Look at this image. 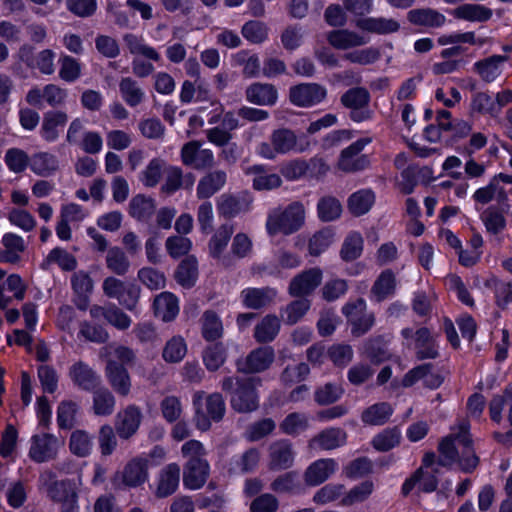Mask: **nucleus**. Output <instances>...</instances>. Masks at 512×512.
Instances as JSON below:
<instances>
[{
  "label": "nucleus",
  "instance_id": "4c0bfd02",
  "mask_svg": "<svg viewBox=\"0 0 512 512\" xmlns=\"http://www.w3.org/2000/svg\"><path fill=\"white\" fill-rule=\"evenodd\" d=\"M72 286L77 294L75 304L79 309L85 310L88 307V294L93 289L91 278L84 272H78L72 277Z\"/></svg>",
  "mask_w": 512,
  "mask_h": 512
},
{
  "label": "nucleus",
  "instance_id": "393cba45",
  "mask_svg": "<svg viewBox=\"0 0 512 512\" xmlns=\"http://www.w3.org/2000/svg\"><path fill=\"white\" fill-rule=\"evenodd\" d=\"M54 474L51 471H45L40 476V483L43 488L46 489L49 496L57 502H61L62 504L68 501L69 496L67 490L74 489L76 492V487L70 481H54Z\"/></svg>",
  "mask_w": 512,
  "mask_h": 512
},
{
  "label": "nucleus",
  "instance_id": "49530a36",
  "mask_svg": "<svg viewBox=\"0 0 512 512\" xmlns=\"http://www.w3.org/2000/svg\"><path fill=\"white\" fill-rule=\"evenodd\" d=\"M280 320L274 315L265 316L255 327L254 337L258 342H270L278 334Z\"/></svg>",
  "mask_w": 512,
  "mask_h": 512
},
{
  "label": "nucleus",
  "instance_id": "c03bdc74",
  "mask_svg": "<svg viewBox=\"0 0 512 512\" xmlns=\"http://www.w3.org/2000/svg\"><path fill=\"white\" fill-rule=\"evenodd\" d=\"M124 42L131 54L139 55L152 61H159L160 54L150 45L146 44L144 39L134 34H126Z\"/></svg>",
  "mask_w": 512,
  "mask_h": 512
},
{
  "label": "nucleus",
  "instance_id": "39448f33",
  "mask_svg": "<svg viewBox=\"0 0 512 512\" xmlns=\"http://www.w3.org/2000/svg\"><path fill=\"white\" fill-rule=\"evenodd\" d=\"M195 408V425L201 431L211 427L213 421L222 419L225 413V403L218 393L206 395L204 392H196L193 397Z\"/></svg>",
  "mask_w": 512,
  "mask_h": 512
},
{
  "label": "nucleus",
  "instance_id": "412c9836",
  "mask_svg": "<svg viewBox=\"0 0 512 512\" xmlns=\"http://www.w3.org/2000/svg\"><path fill=\"white\" fill-rule=\"evenodd\" d=\"M338 469L334 459H320L313 462L305 472V481L310 486H317L325 482Z\"/></svg>",
  "mask_w": 512,
  "mask_h": 512
},
{
  "label": "nucleus",
  "instance_id": "3c124183",
  "mask_svg": "<svg viewBox=\"0 0 512 512\" xmlns=\"http://www.w3.org/2000/svg\"><path fill=\"white\" fill-rule=\"evenodd\" d=\"M317 212L321 221L332 222L341 215L342 206L336 198L324 197L317 204Z\"/></svg>",
  "mask_w": 512,
  "mask_h": 512
},
{
  "label": "nucleus",
  "instance_id": "4be33fe9",
  "mask_svg": "<svg viewBox=\"0 0 512 512\" xmlns=\"http://www.w3.org/2000/svg\"><path fill=\"white\" fill-rule=\"evenodd\" d=\"M245 94L248 102L260 106H272L278 99L277 89L268 83H253L247 87Z\"/></svg>",
  "mask_w": 512,
  "mask_h": 512
},
{
  "label": "nucleus",
  "instance_id": "1a4fd4ad",
  "mask_svg": "<svg viewBox=\"0 0 512 512\" xmlns=\"http://www.w3.org/2000/svg\"><path fill=\"white\" fill-rule=\"evenodd\" d=\"M106 296L115 298L129 310H133L139 298V289L131 283H125L117 278L108 277L103 282Z\"/></svg>",
  "mask_w": 512,
  "mask_h": 512
},
{
  "label": "nucleus",
  "instance_id": "2f4dec72",
  "mask_svg": "<svg viewBox=\"0 0 512 512\" xmlns=\"http://www.w3.org/2000/svg\"><path fill=\"white\" fill-rule=\"evenodd\" d=\"M276 296V291L271 288H247L241 292L243 305L251 309H259L270 303Z\"/></svg>",
  "mask_w": 512,
  "mask_h": 512
},
{
  "label": "nucleus",
  "instance_id": "e2e57ef3",
  "mask_svg": "<svg viewBox=\"0 0 512 512\" xmlns=\"http://www.w3.org/2000/svg\"><path fill=\"white\" fill-rule=\"evenodd\" d=\"M186 352L185 340L180 336H175L166 343L163 350V358L167 362H179L184 358Z\"/></svg>",
  "mask_w": 512,
  "mask_h": 512
},
{
  "label": "nucleus",
  "instance_id": "ddd939ff",
  "mask_svg": "<svg viewBox=\"0 0 512 512\" xmlns=\"http://www.w3.org/2000/svg\"><path fill=\"white\" fill-rule=\"evenodd\" d=\"M142 421V412L135 405H129L116 415L115 429L122 439L132 437L139 429Z\"/></svg>",
  "mask_w": 512,
  "mask_h": 512
},
{
  "label": "nucleus",
  "instance_id": "864d4df0",
  "mask_svg": "<svg viewBox=\"0 0 512 512\" xmlns=\"http://www.w3.org/2000/svg\"><path fill=\"white\" fill-rule=\"evenodd\" d=\"M176 279L184 287L192 286L197 279V261L194 257L185 258L176 271Z\"/></svg>",
  "mask_w": 512,
  "mask_h": 512
},
{
  "label": "nucleus",
  "instance_id": "8fccbe9b",
  "mask_svg": "<svg viewBox=\"0 0 512 512\" xmlns=\"http://www.w3.org/2000/svg\"><path fill=\"white\" fill-rule=\"evenodd\" d=\"M59 77L68 83L77 81L82 73V66L79 60L69 56L62 55L59 59Z\"/></svg>",
  "mask_w": 512,
  "mask_h": 512
},
{
  "label": "nucleus",
  "instance_id": "ea45409f",
  "mask_svg": "<svg viewBox=\"0 0 512 512\" xmlns=\"http://www.w3.org/2000/svg\"><path fill=\"white\" fill-rule=\"evenodd\" d=\"M375 202V195L369 189L354 192L348 199L349 211L357 216L367 213Z\"/></svg>",
  "mask_w": 512,
  "mask_h": 512
},
{
  "label": "nucleus",
  "instance_id": "a878e982",
  "mask_svg": "<svg viewBox=\"0 0 512 512\" xmlns=\"http://www.w3.org/2000/svg\"><path fill=\"white\" fill-rule=\"evenodd\" d=\"M29 167L36 175L49 176L59 169V160L50 152L39 151L30 157Z\"/></svg>",
  "mask_w": 512,
  "mask_h": 512
},
{
  "label": "nucleus",
  "instance_id": "a19ab883",
  "mask_svg": "<svg viewBox=\"0 0 512 512\" xmlns=\"http://www.w3.org/2000/svg\"><path fill=\"white\" fill-rule=\"evenodd\" d=\"M71 379L85 390L93 389L99 382V377L86 364L79 362L70 369Z\"/></svg>",
  "mask_w": 512,
  "mask_h": 512
},
{
  "label": "nucleus",
  "instance_id": "a18cd8bd",
  "mask_svg": "<svg viewBox=\"0 0 512 512\" xmlns=\"http://www.w3.org/2000/svg\"><path fill=\"white\" fill-rule=\"evenodd\" d=\"M154 210V200L141 194L134 196L129 203V213L137 221L147 220Z\"/></svg>",
  "mask_w": 512,
  "mask_h": 512
},
{
  "label": "nucleus",
  "instance_id": "b1692460",
  "mask_svg": "<svg viewBox=\"0 0 512 512\" xmlns=\"http://www.w3.org/2000/svg\"><path fill=\"white\" fill-rule=\"evenodd\" d=\"M252 202L249 193L244 192L237 196L222 195L218 201V211L221 215L230 218L246 211Z\"/></svg>",
  "mask_w": 512,
  "mask_h": 512
},
{
  "label": "nucleus",
  "instance_id": "58836bf2",
  "mask_svg": "<svg viewBox=\"0 0 512 512\" xmlns=\"http://www.w3.org/2000/svg\"><path fill=\"white\" fill-rule=\"evenodd\" d=\"M393 413V408L390 404L382 402L369 406L362 413L361 419L368 425H383Z\"/></svg>",
  "mask_w": 512,
  "mask_h": 512
},
{
  "label": "nucleus",
  "instance_id": "cd10ccee",
  "mask_svg": "<svg viewBox=\"0 0 512 512\" xmlns=\"http://www.w3.org/2000/svg\"><path fill=\"white\" fill-rule=\"evenodd\" d=\"M355 24L362 31L376 34L393 33L396 32L400 27L396 20L383 17L360 18L356 21Z\"/></svg>",
  "mask_w": 512,
  "mask_h": 512
},
{
  "label": "nucleus",
  "instance_id": "79ce46f5",
  "mask_svg": "<svg viewBox=\"0 0 512 512\" xmlns=\"http://www.w3.org/2000/svg\"><path fill=\"white\" fill-rule=\"evenodd\" d=\"M226 182V174L223 171H215L204 178L198 184L197 194L201 198H209L220 190Z\"/></svg>",
  "mask_w": 512,
  "mask_h": 512
},
{
  "label": "nucleus",
  "instance_id": "0eeeda50",
  "mask_svg": "<svg viewBox=\"0 0 512 512\" xmlns=\"http://www.w3.org/2000/svg\"><path fill=\"white\" fill-rule=\"evenodd\" d=\"M149 479V460L145 456H136L129 460L124 468L114 475L115 485L136 488Z\"/></svg>",
  "mask_w": 512,
  "mask_h": 512
},
{
  "label": "nucleus",
  "instance_id": "f8f14e48",
  "mask_svg": "<svg viewBox=\"0 0 512 512\" xmlns=\"http://www.w3.org/2000/svg\"><path fill=\"white\" fill-rule=\"evenodd\" d=\"M416 486L424 492H432L437 487V478L434 474V469L428 463V457H425L423 466L403 483L402 493L407 495Z\"/></svg>",
  "mask_w": 512,
  "mask_h": 512
},
{
  "label": "nucleus",
  "instance_id": "f3484780",
  "mask_svg": "<svg viewBox=\"0 0 512 512\" xmlns=\"http://www.w3.org/2000/svg\"><path fill=\"white\" fill-rule=\"evenodd\" d=\"M275 354L272 347H260L252 352L243 361L238 362V369L247 373H256L266 370L274 361Z\"/></svg>",
  "mask_w": 512,
  "mask_h": 512
},
{
  "label": "nucleus",
  "instance_id": "4d7b16f0",
  "mask_svg": "<svg viewBox=\"0 0 512 512\" xmlns=\"http://www.w3.org/2000/svg\"><path fill=\"white\" fill-rule=\"evenodd\" d=\"M293 453L290 444L276 443L271 447V465L274 468H287L292 464Z\"/></svg>",
  "mask_w": 512,
  "mask_h": 512
},
{
  "label": "nucleus",
  "instance_id": "37998d69",
  "mask_svg": "<svg viewBox=\"0 0 512 512\" xmlns=\"http://www.w3.org/2000/svg\"><path fill=\"white\" fill-rule=\"evenodd\" d=\"M19 432L12 424H7L1 435L0 456L13 461L18 447Z\"/></svg>",
  "mask_w": 512,
  "mask_h": 512
},
{
  "label": "nucleus",
  "instance_id": "6e6552de",
  "mask_svg": "<svg viewBox=\"0 0 512 512\" xmlns=\"http://www.w3.org/2000/svg\"><path fill=\"white\" fill-rule=\"evenodd\" d=\"M235 384L233 378H227L223 382L224 390H231ZM238 388L232 395L231 405L239 412H249L258 406V397L255 392V385L252 379L247 380L244 383L236 381Z\"/></svg>",
  "mask_w": 512,
  "mask_h": 512
},
{
  "label": "nucleus",
  "instance_id": "c85d7f7f",
  "mask_svg": "<svg viewBox=\"0 0 512 512\" xmlns=\"http://www.w3.org/2000/svg\"><path fill=\"white\" fill-rule=\"evenodd\" d=\"M154 311L155 315L163 321H171L179 313L178 299L170 292H163L154 300Z\"/></svg>",
  "mask_w": 512,
  "mask_h": 512
},
{
  "label": "nucleus",
  "instance_id": "9b49d317",
  "mask_svg": "<svg viewBox=\"0 0 512 512\" xmlns=\"http://www.w3.org/2000/svg\"><path fill=\"white\" fill-rule=\"evenodd\" d=\"M19 59L29 68L39 70L42 74L51 75L55 71V53L50 49L41 50L33 57V48L30 45H23L18 51Z\"/></svg>",
  "mask_w": 512,
  "mask_h": 512
},
{
  "label": "nucleus",
  "instance_id": "423d86ee",
  "mask_svg": "<svg viewBox=\"0 0 512 512\" xmlns=\"http://www.w3.org/2000/svg\"><path fill=\"white\" fill-rule=\"evenodd\" d=\"M64 443L56 435L45 429H36L29 439L28 457L35 463H45L55 459Z\"/></svg>",
  "mask_w": 512,
  "mask_h": 512
},
{
  "label": "nucleus",
  "instance_id": "338daca9",
  "mask_svg": "<svg viewBox=\"0 0 512 512\" xmlns=\"http://www.w3.org/2000/svg\"><path fill=\"white\" fill-rule=\"evenodd\" d=\"M30 157L18 148H11L5 154V163L14 173L23 172L29 166Z\"/></svg>",
  "mask_w": 512,
  "mask_h": 512
},
{
  "label": "nucleus",
  "instance_id": "09e8293b",
  "mask_svg": "<svg viewBox=\"0 0 512 512\" xmlns=\"http://www.w3.org/2000/svg\"><path fill=\"white\" fill-rule=\"evenodd\" d=\"M165 162L160 158H153L140 173V181L145 187H155L162 178Z\"/></svg>",
  "mask_w": 512,
  "mask_h": 512
},
{
  "label": "nucleus",
  "instance_id": "052dcab7",
  "mask_svg": "<svg viewBox=\"0 0 512 512\" xmlns=\"http://www.w3.org/2000/svg\"><path fill=\"white\" fill-rule=\"evenodd\" d=\"M208 93V89L202 83L195 86L190 81H184L180 90V100L183 103L200 102L208 99Z\"/></svg>",
  "mask_w": 512,
  "mask_h": 512
},
{
  "label": "nucleus",
  "instance_id": "f03ea898",
  "mask_svg": "<svg viewBox=\"0 0 512 512\" xmlns=\"http://www.w3.org/2000/svg\"><path fill=\"white\" fill-rule=\"evenodd\" d=\"M444 464H450L459 460L463 470L469 471L474 469L478 463L471 448V439L468 434V425L462 423L458 435H451L445 438L439 446Z\"/></svg>",
  "mask_w": 512,
  "mask_h": 512
},
{
  "label": "nucleus",
  "instance_id": "69168bd1",
  "mask_svg": "<svg viewBox=\"0 0 512 512\" xmlns=\"http://www.w3.org/2000/svg\"><path fill=\"white\" fill-rule=\"evenodd\" d=\"M52 264H57L62 270H73L76 267V260L68 252L56 248L48 254L43 267L48 268Z\"/></svg>",
  "mask_w": 512,
  "mask_h": 512
},
{
  "label": "nucleus",
  "instance_id": "c756f323",
  "mask_svg": "<svg viewBox=\"0 0 512 512\" xmlns=\"http://www.w3.org/2000/svg\"><path fill=\"white\" fill-rule=\"evenodd\" d=\"M470 112L471 114L490 116L492 118H496L500 115L499 105H497L494 95H490L486 92L473 94L470 103Z\"/></svg>",
  "mask_w": 512,
  "mask_h": 512
},
{
  "label": "nucleus",
  "instance_id": "680f3d73",
  "mask_svg": "<svg viewBox=\"0 0 512 512\" xmlns=\"http://www.w3.org/2000/svg\"><path fill=\"white\" fill-rule=\"evenodd\" d=\"M202 333L206 340L213 341L222 336L223 325L220 318L211 311H207L203 316Z\"/></svg>",
  "mask_w": 512,
  "mask_h": 512
},
{
  "label": "nucleus",
  "instance_id": "c9c22d12",
  "mask_svg": "<svg viewBox=\"0 0 512 512\" xmlns=\"http://www.w3.org/2000/svg\"><path fill=\"white\" fill-rule=\"evenodd\" d=\"M93 436L85 430H75L69 438L70 452L78 457H87L94 446Z\"/></svg>",
  "mask_w": 512,
  "mask_h": 512
},
{
  "label": "nucleus",
  "instance_id": "bf43d9fd",
  "mask_svg": "<svg viewBox=\"0 0 512 512\" xmlns=\"http://www.w3.org/2000/svg\"><path fill=\"white\" fill-rule=\"evenodd\" d=\"M486 286L494 290L496 304L500 308H506L512 301V285L510 283L491 277L486 281Z\"/></svg>",
  "mask_w": 512,
  "mask_h": 512
},
{
  "label": "nucleus",
  "instance_id": "72a5a7b5",
  "mask_svg": "<svg viewBox=\"0 0 512 512\" xmlns=\"http://www.w3.org/2000/svg\"><path fill=\"white\" fill-rule=\"evenodd\" d=\"M122 99L130 107L140 105L145 99V92L138 82L131 77H124L119 82Z\"/></svg>",
  "mask_w": 512,
  "mask_h": 512
},
{
  "label": "nucleus",
  "instance_id": "603ef678",
  "mask_svg": "<svg viewBox=\"0 0 512 512\" xmlns=\"http://www.w3.org/2000/svg\"><path fill=\"white\" fill-rule=\"evenodd\" d=\"M400 438L401 432L399 429H385L372 439V446L377 451H389L399 444Z\"/></svg>",
  "mask_w": 512,
  "mask_h": 512
},
{
  "label": "nucleus",
  "instance_id": "7c9ffc66",
  "mask_svg": "<svg viewBox=\"0 0 512 512\" xmlns=\"http://www.w3.org/2000/svg\"><path fill=\"white\" fill-rule=\"evenodd\" d=\"M345 441L346 434L343 430L339 428H330L314 437L310 441L309 446L311 448L331 450L343 445Z\"/></svg>",
  "mask_w": 512,
  "mask_h": 512
},
{
  "label": "nucleus",
  "instance_id": "bb28decb",
  "mask_svg": "<svg viewBox=\"0 0 512 512\" xmlns=\"http://www.w3.org/2000/svg\"><path fill=\"white\" fill-rule=\"evenodd\" d=\"M451 14L469 22H486L491 19L493 11L484 5L467 3L453 9Z\"/></svg>",
  "mask_w": 512,
  "mask_h": 512
},
{
  "label": "nucleus",
  "instance_id": "a211bd4d",
  "mask_svg": "<svg viewBox=\"0 0 512 512\" xmlns=\"http://www.w3.org/2000/svg\"><path fill=\"white\" fill-rule=\"evenodd\" d=\"M328 43L337 50H348L364 46L370 39L358 32L348 29H337L327 33Z\"/></svg>",
  "mask_w": 512,
  "mask_h": 512
},
{
  "label": "nucleus",
  "instance_id": "9d476101",
  "mask_svg": "<svg viewBox=\"0 0 512 512\" xmlns=\"http://www.w3.org/2000/svg\"><path fill=\"white\" fill-rule=\"evenodd\" d=\"M327 96L324 86L317 83H302L289 90L290 101L298 107H311L321 103Z\"/></svg>",
  "mask_w": 512,
  "mask_h": 512
},
{
  "label": "nucleus",
  "instance_id": "774afa93",
  "mask_svg": "<svg viewBox=\"0 0 512 512\" xmlns=\"http://www.w3.org/2000/svg\"><path fill=\"white\" fill-rule=\"evenodd\" d=\"M374 485L371 481H365L352 488L342 499V504L351 506L356 503L363 502L373 492Z\"/></svg>",
  "mask_w": 512,
  "mask_h": 512
},
{
  "label": "nucleus",
  "instance_id": "e433bc0d",
  "mask_svg": "<svg viewBox=\"0 0 512 512\" xmlns=\"http://www.w3.org/2000/svg\"><path fill=\"white\" fill-rule=\"evenodd\" d=\"M246 173L253 175V187L256 190H272L278 188L282 184V180L279 175L267 174L260 165H254L246 170Z\"/></svg>",
  "mask_w": 512,
  "mask_h": 512
},
{
  "label": "nucleus",
  "instance_id": "f704fd0d",
  "mask_svg": "<svg viewBox=\"0 0 512 512\" xmlns=\"http://www.w3.org/2000/svg\"><path fill=\"white\" fill-rule=\"evenodd\" d=\"M408 19L413 24L427 27H441L446 22V17L442 13L430 8L411 10Z\"/></svg>",
  "mask_w": 512,
  "mask_h": 512
},
{
  "label": "nucleus",
  "instance_id": "13d9d810",
  "mask_svg": "<svg viewBox=\"0 0 512 512\" xmlns=\"http://www.w3.org/2000/svg\"><path fill=\"white\" fill-rule=\"evenodd\" d=\"M437 42L441 46L449 45V44H461L467 43L470 45H478L482 46L485 44V40L481 38H477L474 32H453L449 34H443L438 39Z\"/></svg>",
  "mask_w": 512,
  "mask_h": 512
},
{
  "label": "nucleus",
  "instance_id": "20e7f679",
  "mask_svg": "<svg viewBox=\"0 0 512 512\" xmlns=\"http://www.w3.org/2000/svg\"><path fill=\"white\" fill-rule=\"evenodd\" d=\"M270 140L271 144L263 142L257 147V153L265 159H274L278 154H287L289 152L301 153L310 146V142L305 136L297 137L289 129L275 130Z\"/></svg>",
  "mask_w": 512,
  "mask_h": 512
},
{
  "label": "nucleus",
  "instance_id": "2eb2a0df",
  "mask_svg": "<svg viewBox=\"0 0 512 512\" xmlns=\"http://www.w3.org/2000/svg\"><path fill=\"white\" fill-rule=\"evenodd\" d=\"M180 481V467L170 463L162 468L155 479L154 493L158 498H166L176 492Z\"/></svg>",
  "mask_w": 512,
  "mask_h": 512
},
{
  "label": "nucleus",
  "instance_id": "aec40b11",
  "mask_svg": "<svg viewBox=\"0 0 512 512\" xmlns=\"http://www.w3.org/2000/svg\"><path fill=\"white\" fill-rule=\"evenodd\" d=\"M105 374L113 390L122 396H127L131 390V379L128 371L115 361H108Z\"/></svg>",
  "mask_w": 512,
  "mask_h": 512
},
{
  "label": "nucleus",
  "instance_id": "6e6d98bb",
  "mask_svg": "<svg viewBox=\"0 0 512 512\" xmlns=\"http://www.w3.org/2000/svg\"><path fill=\"white\" fill-rule=\"evenodd\" d=\"M395 290V277L390 271H384L376 280L372 295L377 301H381L390 296Z\"/></svg>",
  "mask_w": 512,
  "mask_h": 512
},
{
  "label": "nucleus",
  "instance_id": "f257e3e1",
  "mask_svg": "<svg viewBox=\"0 0 512 512\" xmlns=\"http://www.w3.org/2000/svg\"><path fill=\"white\" fill-rule=\"evenodd\" d=\"M183 457L187 458L184 465L183 485L189 490H197L204 486L210 466L205 459V449L198 440H189L181 447Z\"/></svg>",
  "mask_w": 512,
  "mask_h": 512
},
{
  "label": "nucleus",
  "instance_id": "5701e85b",
  "mask_svg": "<svg viewBox=\"0 0 512 512\" xmlns=\"http://www.w3.org/2000/svg\"><path fill=\"white\" fill-rule=\"evenodd\" d=\"M322 280L320 269L313 268L295 277L289 287L292 296H303L311 293Z\"/></svg>",
  "mask_w": 512,
  "mask_h": 512
},
{
  "label": "nucleus",
  "instance_id": "7ed1b4c3",
  "mask_svg": "<svg viewBox=\"0 0 512 512\" xmlns=\"http://www.w3.org/2000/svg\"><path fill=\"white\" fill-rule=\"evenodd\" d=\"M473 199L476 203L487 204L493 199L498 200V204L489 207L483 213V221L485 224H505L509 221V204L507 194L502 186L495 180L481 188H478L474 194Z\"/></svg>",
  "mask_w": 512,
  "mask_h": 512
},
{
  "label": "nucleus",
  "instance_id": "de8ad7c7",
  "mask_svg": "<svg viewBox=\"0 0 512 512\" xmlns=\"http://www.w3.org/2000/svg\"><path fill=\"white\" fill-rule=\"evenodd\" d=\"M504 56H492L475 64L478 73L487 82L494 81L502 72Z\"/></svg>",
  "mask_w": 512,
  "mask_h": 512
},
{
  "label": "nucleus",
  "instance_id": "4468645a",
  "mask_svg": "<svg viewBox=\"0 0 512 512\" xmlns=\"http://www.w3.org/2000/svg\"><path fill=\"white\" fill-rule=\"evenodd\" d=\"M366 303L363 299H357L343 307V313L347 316L352 325V333L361 335L373 324V317L365 313Z\"/></svg>",
  "mask_w": 512,
  "mask_h": 512
},
{
  "label": "nucleus",
  "instance_id": "473e14b6",
  "mask_svg": "<svg viewBox=\"0 0 512 512\" xmlns=\"http://www.w3.org/2000/svg\"><path fill=\"white\" fill-rule=\"evenodd\" d=\"M24 294L22 279L18 275H10L3 284H0V307L5 308L12 298L23 299Z\"/></svg>",
  "mask_w": 512,
  "mask_h": 512
},
{
  "label": "nucleus",
  "instance_id": "dca6fc26",
  "mask_svg": "<svg viewBox=\"0 0 512 512\" xmlns=\"http://www.w3.org/2000/svg\"><path fill=\"white\" fill-rule=\"evenodd\" d=\"M305 217L304 205L300 202H293L273 209L268 215V224H303Z\"/></svg>",
  "mask_w": 512,
  "mask_h": 512
},
{
  "label": "nucleus",
  "instance_id": "5fc2aeb1",
  "mask_svg": "<svg viewBox=\"0 0 512 512\" xmlns=\"http://www.w3.org/2000/svg\"><path fill=\"white\" fill-rule=\"evenodd\" d=\"M115 407V398L107 389H99L93 396V411L96 415H110Z\"/></svg>",
  "mask_w": 512,
  "mask_h": 512
},
{
  "label": "nucleus",
  "instance_id": "6ab92c4d",
  "mask_svg": "<svg viewBox=\"0 0 512 512\" xmlns=\"http://www.w3.org/2000/svg\"><path fill=\"white\" fill-rule=\"evenodd\" d=\"M68 116L63 111H49L44 114L40 127V136L46 142H55L63 131Z\"/></svg>",
  "mask_w": 512,
  "mask_h": 512
},
{
  "label": "nucleus",
  "instance_id": "0e129e2a",
  "mask_svg": "<svg viewBox=\"0 0 512 512\" xmlns=\"http://www.w3.org/2000/svg\"><path fill=\"white\" fill-rule=\"evenodd\" d=\"M369 102V93L364 88H353L344 93L341 103L352 110L365 107Z\"/></svg>",
  "mask_w": 512,
  "mask_h": 512
}]
</instances>
